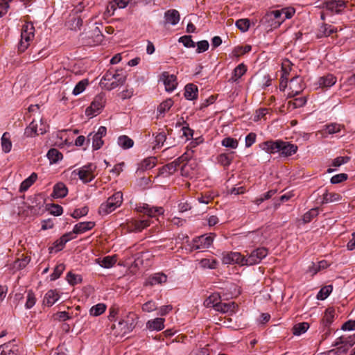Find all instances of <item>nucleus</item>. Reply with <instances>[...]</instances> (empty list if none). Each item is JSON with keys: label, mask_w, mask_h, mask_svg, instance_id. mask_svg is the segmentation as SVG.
Instances as JSON below:
<instances>
[{"label": "nucleus", "mask_w": 355, "mask_h": 355, "mask_svg": "<svg viewBox=\"0 0 355 355\" xmlns=\"http://www.w3.org/2000/svg\"><path fill=\"white\" fill-rule=\"evenodd\" d=\"M35 37V27L32 22L26 21L21 30V40L18 44V51L24 52Z\"/></svg>", "instance_id": "1"}, {"label": "nucleus", "mask_w": 355, "mask_h": 355, "mask_svg": "<svg viewBox=\"0 0 355 355\" xmlns=\"http://www.w3.org/2000/svg\"><path fill=\"white\" fill-rule=\"evenodd\" d=\"M122 202L123 193L121 191H117L100 205L98 208V213L102 216L107 215L114 211L116 208L119 207Z\"/></svg>", "instance_id": "2"}, {"label": "nucleus", "mask_w": 355, "mask_h": 355, "mask_svg": "<svg viewBox=\"0 0 355 355\" xmlns=\"http://www.w3.org/2000/svg\"><path fill=\"white\" fill-rule=\"evenodd\" d=\"M245 266H253L259 263L268 255V249L261 247L257 248L250 252L245 251Z\"/></svg>", "instance_id": "3"}, {"label": "nucleus", "mask_w": 355, "mask_h": 355, "mask_svg": "<svg viewBox=\"0 0 355 355\" xmlns=\"http://www.w3.org/2000/svg\"><path fill=\"white\" fill-rule=\"evenodd\" d=\"M106 102L105 96L104 94L96 95L92 102L89 107L85 110V114L88 116H94L100 113L104 107Z\"/></svg>", "instance_id": "4"}, {"label": "nucleus", "mask_w": 355, "mask_h": 355, "mask_svg": "<svg viewBox=\"0 0 355 355\" xmlns=\"http://www.w3.org/2000/svg\"><path fill=\"white\" fill-rule=\"evenodd\" d=\"M96 168V166L94 164H87L78 170L77 174L80 180L84 183H88L92 181L94 178V171Z\"/></svg>", "instance_id": "5"}, {"label": "nucleus", "mask_w": 355, "mask_h": 355, "mask_svg": "<svg viewBox=\"0 0 355 355\" xmlns=\"http://www.w3.org/2000/svg\"><path fill=\"white\" fill-rule=\"evenodd\" d=\"M214 234L202 235L195 238L190 244L191 250H200L209 248L214 241Z\"/></svg>", "instance_id": "6"}, {"label": "nucleus", "mask_w": 355, "mask_h": 355, "mask_svg": "<svg viewBox=\"0 0 355 355\" xmlns=\"http://www.w3.org/2000/svg\"><path fill=\"white\" fill-rule=\"evenodd\" d=\"M139 213H143L150 218H155L163 215L164 209L162 207H150L148 204L139 205L135 208Z\"/></svg>", "instance_id": "7"}, {"label": "nucleus", "mask_w": 355, "mask_h": 355, "mask_svg": "<svg viewBox=\"0 0 355 355\" xmlns=\"http://www.w3.org/2000/svg\"><path fill=\"white\" fill-rule=\"evenodd\" d=\"M345 0H324V8L332 14H340L346 8Z\"/></svg>", "instance_id": "8"}, {"label": "nucleus", "mask_w": 355, "mask_h": 355, "mask_svg": "<svg viewBox=\"0 0 355 355\" xmlns=\"http://www.w3.org/2000/svg\"><path fill=\"white\" fill-rule=\"evenodd\" d=\"M150 225L149 219L134 220L131 219L126 222L125 226L129 232H141L144 229Z\"/></svg>", "instance_id": "9"}, {"label": "nucleus", "mask_w": 355, "mask_h": 355, "mask_svg": "<svg viewBox=\"0 0 355 355\" xmlns=\"http://www.w3.org/2000/svg\"><path fill=\"white\" fill-rule=\"evenodd\" d=\"M280 144H282L280 139L269 140L261 143L260 147L266 153L272 154L279 151Z\"/></svg>", "instance_id": "10"}, {"label": "nucleus", "mask_w": 355, "mask_h": 355, "mask_svg": "<svg viewBox=\"0 0 355 355\" xmlns=\"http://www.w3.org/2000/svg\"><path fill=\"white\" fill-rule=\"evenodd\" d=\"M338 31V29L336 27L328 24L326 23H322L320 27L318 28V32H317V37L318 38L321 37H327L329 36H331L333 34L336 33Z\"/></svg>", "instance_id": "11"}, {"label": "nucleus", "mask_w": 355, "mask_h": 355, "mask_svg": "<svg viewBox=\"0 0 355 355\" xmlns=\"http://www.w3.org/2000/svg\"><path fill=\"white\" fill-rule=\"evenodd\" d=\"M297 146L282 140L279 153L282 156L289 157L295 154L297 151Z\"/></svg>", "instance_id": "12"}, {"label": "nucleus", "mask_w": 355, "mask_h": 355, "mask_svg": "<svg viewBox=\"0 0 355 355\" xmlns=\"http://www.w3.org/2000/svg\"><path fill=\"white\" fill-rule=\"evenodd\" d=\"M164 24L175 26L178 24L180 16L179 12L175 9H170L164 12Z\"/></svg>", "instance_id": "13"}, {"label": "nucleus", "mask_w": 355, "mask_h": 355, "mask_svg": "<svg viewBox=\"0 0 355 355\" xmlns=\"http://www.w3.org/2000/svg\"><path fill=\"white\" fill-rule=\"evenodd\" d=\"M162 78L166 91L172 92L176 88L177 82L175 76L171 75L168 72H164L162 74Z\"/></svg>", "instance_id": "14"}, {"label": "nucleus", "mask_w": 355, "mask_h": 355, "mask_svg": "<svg viewBox=\"0 0 355 355\" xmlns=\"http://www.w3.org/2000/svg\"><path fill=\"white\" fill-rule=\"evenodd\" d=\"M167 277L164 273H155L146 279L144 285L146 286H154L166 282Z\"/></svg>", "instance_id": "15"}, {"label": "nucleus", "mask_w": 355, "mask_h": 355, "mask_svg": "<svg viewBox=\"0 0 355 355\" xmlns=\"http://www.w3.org/2000/svg\"><path fill=\"white\" fill-rule=\"evenodd\" d=\"M165 319L162 318H156L149 320L146 323V327L150 331H161L164 328Z\"/></svg>", "instance_id": "16"}, {"label": "nucleus", "mask_w": 355, "mask_h": 355, "mask_svg": "<svg viewBox=\"0 0 355 355\" xmlns=\"http://www.w3.org/2000/svg\"><path fill=\"white\" fill-rule=\"evenodd\" d=\"M283 12L282 10H272L268 12L263 18V21H268L270 20H276L275 21V24L276 26H279L284 21V18L282 17Z\"/></svg>", "instance_id": "17"}, {"label": "nucleus", "mask_w": 355, "mask_h": 355, "mask_svg": "<svg viewBox=\"0 0 355 355\" xmlns=\"http://www.w3.org/2000/svg\"><path fill=\"white\" fill-rule=\"evenodd\" d=\"M95 225V223L92 221L81 222L76 224L71 232L72 235L74 234H83L88 230H92Z\"/></svg>", "instance_id": "18"}, {"label": "nucleus", "mask_w": 355, "mask_h": 355, "mask_svg": "<svg viewBox=\"0 0 355 355\" xmlns=\"http://www.w3.org/2000/svg\"><path fill=\"white\" fill-rule=\"evenodd\" d=\"M337 78L333 74L329 73L318 79V83L320 87L329 88L334 85Z\"/></svg>", "instance_id": "19"}, {"label": "nucleus", "mask_w": 355, "mask_h": 355, "mask_svg": "<svg viewBox=\"0 0 355 355\" xmlns=\"http://www.w3.org/2000/svg\"><path fill=\"white\" fill-rule=\"evenodd\" d=\"M59 298L60 295L56 290H49L44 295L43 303L46 306H51Z\"/></svg>", "instance_id": "20"}, {"label": "nucleus", "mask_w": 355, "mask_h": 355, "mask_svg": "<svg viewBox=\"0 0 355 355\" xmlns=\"http://www.w3.org/2000/svg\"><path fill=\"white\" fill-rule=\"evenodd\" d=\"M125 80L126 76L119 73L110 83H105L104 87L107 90H112L120 85H123Z\"/></svg>", "instance_id": "21"}, {"label": "nucleus", "mask_w": 355, "mask_h": 355, "mask_svg": "<svg viewBox=\"0 0 355 355\" xmlns=\"http://www.w3.org/2000/svg\"><path fill=\"white\" fill-rule=\"evenodd\" d=\"M340 344L346 345L349 349L352 347L355 344V333L348 336H340L336 340L333 346H338Z\"/></svg>", "instance_id": "22"}, {"label": "nucleus", "mask_w": 355, "mask_h": 355, "mask_svg": "<svg viewBox=\"0 0 355 355\" xmlns=\"http://www.w3.org/2000/svg\"><path fill=\"white\" fill-rule=\"evenodd\" d=\"M73 239H75V236L72 235V233L67 232L54 242V247L57 248V250H61L68 241Z\"/></svg>", "instance_id": "23"}, {"label": "nucleus", "mask_w": 355, "mask_h": 355, "mask_svg": "<svg viewBox=\"0 0 355 355\" xmlns=\"http://www.w3.org/2000/svg\"><path fill=\"white\" fill-rule=\"evenodd\" d=\"M68 189L62 182H58L53 187L52 196L54 198H64L67 195Z\"/></svg>", "instance_id": "24"}, {"label": "nucleus", "mask_w": 355, "mask_h": 355, "mask_svg": "<svg viewBox=\"0 0 355 355\" xmlns=\"http://www.w3.org/2000/svg\"><path fill=\"white\" fill-rule=\"evenodd\" d=\"M237 305L234 302L223 303L220 301L215 305V310L222 313L234 312Z\"/></svg>", "instance_id": "25"}, {"label": "nucleus", "mask_w": 355, "mask_h": 355, "mask_svg": "<svg viewBox=\"0 0 355 355\" xmlns=\"http://www.w3.org/2000/svg\"><path fill=\"white\" fill-rule=\"evenodd\" d=\"M246 239L252 245L262 243L265 240V237L263 236L262 233L259 231L249 232L246 236Z\"/></svg>", "instance_id": "26"}, {"label": "nucleus", "mask_w": 355, "mask_h": 355, "mask_svg": "<svg viewBox=\"0 0 355 355\" xmlns=\"http://www.w3.org/2000/svg\"><path fill=\"white\" fill-rule=\"evenodd\" d=\"M177 163L171 162L159 168V174L160 175H171L173 174L178 169Z\"/></svg>", "instance_id": "27"}, {"label": "nucleus", "mask_w": 355, "mask_h": 355, "mask_svg": "<svg viewBox=\"0 0 355 355\" xmlns=\"http://www.w3.org/2000/svg\"><path fill=\"white\" fill-rule=\"evenodd\" d=\"M67 23L70 29L77 31L83 26V19L79 15H73Z\"/></svg>", "instance_id": "28"}, {"label": "nucleus", "mask_w": 355, "mask_h": 355, "mask_svg": "<svg viewBox=\"0 0 355 355\" xmlns=\"http://www.w3.org/2000/svg\"><path fill=\"white\" fill-rule=\"evenodd\" d=\"M198 87L193 84H187L185 86L184 97L187 100H193L198 96Z\"/></svg>", "instance_id": "29"}, {"label": "nucleus", "mask_w": 355, "mask_h": 355, "mask_svg": "<svg viewBox=\"0 0 355 355\" xmlns=\"http://www.w3.org/2000/svg\"><path fill=\"white\" fill-rule=\"evenodd\" d=\"M102 138L103 137H101L100 136H98L95 133L94 134L90 133L87 136V143L89 144V141L92 140V148H93V149L94 150H98V149H100L102 147V146L103 144V141L102 140Z\"/></svg>", "instance_id": "30"}, {"label": "nucleus", "mask_w": 355, "mask_h": 355, "mask_svg": "<svg viewBox=\"0 0 355 355\" xmlns=\"http://www.w3.org/2000/svg\"><path fill=\"white\" fill-rule=\"evenodd\" d=\"M37 175L35 173H33L28 178L25 179L20 185L19 191L21 192L27 191L31 186L36 181Z\"/></svg>", "instance_id": "31"}, {"label": "nucleus", "mask_w": 355, "mask_h": 355, "mask_svg": "<svg viewBox=\"0 0 355 355\" xmlns=\"http://www.w3.org/2000/svg\"><path fill=\"white\" fill-rule=\"evenodd\" d=\"M234 153V152H231L219 155L217 158L218 163L225 167L229 166L232 162Z\"/></svg>", "instance_id": "32"}, {"label": "nucleus", "mask_w": 355, "mask_h": 355, "mask_svg": "<svg viewBox=\"0 0 355 355\" xmlns=\"http://www.w3.org/2000/svg\"><path fill=\"white\" fill-rule=\"evenodd\" d=\"M1 140L2 150L6 153H9L12 148V142L10 139L9 133L7 132H4L1 137Z\"/></svg>", "instance_id": "33"}, {"label": "nucleus", "mask_w": 355, "mask_h": 355, "mask_svg": "<svg viewBox=\"0 0 355 355\" xmlns=\"http://www.w3.org/2000/svg\"><path fill=\"white\" fill-rule=\"evenodd\" d=\"M116 261L114 257L107 256L103 257L102 259H96V262L101 266L105 268H110L112 267Z\"/></svg>", "instance_id": "34"}, {"label": "nucleus", "mask_w": 355, "mask_h": 355, "mask_svg": "<svg viewBox=\"0 0 355 355\" xmlns=\"http://www.w3.org/2000/svg\"><path fill=\"white\" fill-rule=\"evenodd\" d=\"M156 158L149 157L144 159L140 164L139 168L142 171H146L153 168L156 165Z\"/></svg>", "instance_id": "35"}, {"label": "nucleus", "mask_w": 355, "mask_h": 355, "mask_svg": "<svg viewBox=\"0 0 355 355\" xmlns=\"http://www.w3.org/2000/svg\"><path fill=\"white\" fill-rule=\"evenodd\" d=\"M341 198H342L341 196L338 193H328L327 191H326L322 195V203L325 204V203L339 201L341 199Z\"/></svg>", "instance_id": "36"}, {"label": "nucleus", "mask_w": 355, "mask_h": 355, "mask_svg": "<svg viewBox=\"0 0 355 355\" xmlns=\"http://www.w3.org/2000/svg\"><path fill=\"white\" fill-rule=\"evenodd\" d=\"M51 163H56L62 159V154L56 148H51L47 153Z\"/></svg>", "instance_id": "37"}, {"label": "nucleus", "mask_w": 355, "mask_h": 355, "mask_svg": "<svg viewBox=\"0 0 355 355\" xmlns=\"http://www.w3.org/2000/svg\"><path fill=\"white\" fill-rule=\"evenodd\" d=\"M117 143L119 146H120L124 149H128L132 147L134 145L133 140L126 135L120 136L118 138Z\"/></svg>", "instance_id": "38"}, {"label": "nucleus", "mask_w": 355, "mask_h": 355, "mask_svg": "<svg viewBox=\"0 0 355 355\" xmlns=\"http://www.w3.org/2000/svg\"><path fill=\"white\" fill-rule=\"evenodd\" d=\"M220 300V295L218 293H213L209 295L205 301L204 304L207 307L212 306L215 309V305Z\"/></svg>", "instance_id": "39"}, {"label": "nucleus", "mask_w": 355, "mask_h": 355, "mask_svg": "<svg viewBox=\"0 0 355 355\" xmlns=\"http://www.w3.org/2000/svg\"><path fill=\"white\" fill-rule=\"evenodd\" d=\"M334 319V310L332 309H327L325 312L324 315L322 318V323L324 326L329 327Z\"/></svg>", "instance_id": "40"}, {"label": "nucleus", "mask_w": 355, "mask_h": 355, "mask_svg": "<svg viewBox=\"0 0 355 355\" xmlns=\"http://www.w3.org/2000/svg\"><path fill=\"white\" fill-rule=\"evenodd\" d=\"M106 310L105 304L103 303L97 304L91 307L89 309V313L92 316H98L103 313Z\"/></svg>", "instance_id": "41"}, {"label": "nucleus", "mask_w": 355, "mask_h": 355, "mask_svg": "<svg viewBox=\"0 0 355 355\" xmlns=\"http://www.w3.org/2000/svg\"><path fill=\"white\" fill-rule=\"evenodd\" d=\"M309 327V324L307 322H301L296 324L293 328V332L294 335L300 336L305 333Z\"/></svg>", "instance_id": "42"}, {"label": "nucleus", "mask_w": 355, "mask_h": 355, "mask_svg": "<svg viewBox=\"0 0 355 355\" xmlns=\"http://www.w3.org/2000/svg\"><path fill=\"white\" fill-rule=\"evenodd\" d=\"M246 71V66L243 63L239 64L234 70L232 79L234 81L237 80L245 73Z\"/></svg>", "instance_id": "43"}, {"label": "nucleus", "mask_w": 355, "mask_h": 355, "mask_svg": "<svg viewBox=\"0 0 355 355\" xmlns=\"http://www.w3.org/2000/svg\"><path fill=\"white\" fill-rule=\"evenodd\" d=\"M30 261V259L28 257H24L21 255V258L17 259L13 263V268L16 270H21L25 268Z\"/></svg>", "instance_id": "44"}, {"label": "nucleus", "mask_w": 355, "mask_h": 355, "mask_svg": "<svg viewBox=\"0 0 355 355\" xmlns=\"http://www.w3.org/2000/svg\"><path fill=\"white\" fill-rule=\"evenodd\" d=\"M318 209L313 208L306 212L302 216V220L304 223H308L311 222L315 217L318 215Z\"/></svg>", "instance_id": "45"}, {"label": "nucleus", "mask_w": 355, "mask_h": 355, "mask_svg": "<svg viewBox=\"0 0 355 355\" xmlns=\"http://www.w3.org/2000/svg\"><path fill=\"white\" fill-rule=\"evenodd\" d=\"M332 291L333 286L331 285L322 287L317 295V299L321 300H325L330 295Z\"/></svg>", "instance_id": "46"}, {"label": "nucleus", "mask_w": 355, "mask_h": 355, "mask_svg": "<svg viewBox=\"0 0 355 355\" xmlns=\"http://www.w3.org/2000/svg\"><path fill=\"white\" fill-rule=\"evenodd\" d=\"M200 263L202 268L214 269L217 267L218 262L215 259H202Z\"/></svg>", "instance_id": "47"}, {"label": "nucleus", "mask_w": 355, "mask_h": 355, "mask_svg": "<svg viewBox=\"0 0 355 355\" xmlns=\"http://www.w3.org/2000/svg\"><path fill=\"white\" fill-rule=\"evenodd\" d=\"M348 350L349 348L346 345L340 344L336 349L329 350L327 355H345Z\"/></svg>", "instance_id": "48"}, {"label": "nucleus", "mask_w": 355, "mask_h": 355, "mask_svg": "<svg viewBox=\"0 0 355 355\" xmlns=\"http://www.w3.org/2000/svg\"><path fill=\"white\" fill-rule=\"evenodd\" d=\"M37 125L35 123V121H32L30 125L26 128L24 131V135L27 137H32L35 135H37Z\"/></svg>", "instance_id": "49"}, {"label": "nucleus", "mask_w": 355, "mask_h": 355, "mask_svg": "<svg viewBox=\"0 0 355 355\" xmlns=\"http://www.w3.org/2000/svg\"><path fill=\"white\" fill-rule=\"evenodd\" d=\"M173 102L171 99H167L163 101L157 107L159 114H165L173 106Z\"/></svg>", "instance_id": "50"}, {"label": "nucleus", "mask_w": 355, "mask_h": 355, "mask_svg": "<svg viewBox=\"0 0 355 355\" xmlns=\"http://www.w3.org/2000/svg\"><path fill=\"white\" fill-rule=\"evenodd\" d=\"M221 144L223 146L230 148L232 149H236L238 147L239 142L236 139L232 137H225L222 140Z\"/></svg>", "instance_id": "51"}, {"label": "nucleus", "mask_w": 355, "mask_h": 355, "mask_svg": "<svg viewBox=\"0 0 355 355\" xmlns=\"http://www.w3.org/2000/svg\"><path fill=\"white\" fill-rule=\"evenodd\" d=\"M88 85V80L87 79H83L79 81L76 85L75 86L72 94L75 96H77L81 94L86 88V86Z\"/></svg>", "instance_id": "52"}, {"label": "nucleus", "mask_w": 355, "mask_h": 355, "mask_svg": "<svg viewBox=\"0 0 355 355\" xmlns=\"http://www.w3.org/2000/svg\"><path fill=\"white\" fill-rule=\"evenodd\" d=\"M341 125L337 123H330L325 125L324 129L322 130L324 134H334L340 130Z\"/></svg>", "instance_id": "53"}, {"label": "nucleus", "mask_w": 355, "mask_h": 355, "mask_svg": "<svg viewBox=\"0 0 355 355\" xmlns=\"http://www.w3.org/2000/svg\"><path fill=\"white\" fill-rule=\"evenodd\" d=\"M231 256L232 257L234 263L245 266V255H243L237 252H231Z\"/></svg>", "instance_id": "54"}, {"label": "nucleus", "mask_w": 355, "mask_h": 355, "mask_svg": "<svg viewBox=\"0 0 355 355\" xmlns=\"http://www.w3.org/2000/svg\"><path fill=\"white\" fill-rule=\"evenodd\" d=\"M179 42L183 44L185 47L187 48H193L196 46V42L192 40V37L191 35H184L179 38Z\"/></svg>", "instance_id": "55"}, {"label": "nucleus", "mask_w": 355, "mask_h": 355, "mask_svg": "<svg viewBox=\"0 0 355 355\" xmlns=\"http://www.w3.org/2000/svg\"><path fill=\"white\" fill-rule=\"evenodd\" d=\"M235 24L242 32H245L250 28V20L248 19H240L236 21Z\"/></svg>", "instance_id": "56"}, {"label": "nucleus", "mask_w": 355, "mask_h": 355, "mask_svg": "<svg viewBox=\"0 0 355 355\" xmlns=\"http://www.w3.org/2000/svg\"><path fill=\"white\" fill-rule=\"evenodd\" d=\"M36 302V298L32 291H28L26 296L25 306L27 309H31Z\"/></svg>", "instance_id": "57"}, {"label": "nucleus", "mask_w": 355, "mask_h": 355, "mask_svg": "<svg viewBox=\"0 0 355 355\" xmlns=\"http://www.w3.org/2000/svg\"><path fill=\"white\" fill-rule=\"evenodd\" d=\"M65 269V265L64 263H60L56 266L53 272L51 275V279L55 280L60 277L62 273Z\"/></svg>", "instance_id": "58"}, {"label": "nucleus", "mask_w": 355, "mask_h": 355, "mask_svg": "<svg viewBox=\"0 0 355 355\" xmlns=\"http://www.w3.org/2000/svg\"><path fill=\"white\" fill-rule=\"evenodd\" d=\"M46 206L49 207L47 209L49 210L50 213L54 216H60L63 212L62 207L59 205L51 204L47 205Z\"/></svg>", "instance_id": "59"}, {"label": "nucleus", "mask_w": 355, "mask_h": 355, "mask_svg": "<svg viewBox=\"0 0 355 355\" xmlns=\"http://www.w3.org/2000/svg\"><path fill=\"white\" fill-rule=\"evenodd\" d=\"M166 135L164 132H159L158 135H157L155 137L156 144L155 148H159L163 146L164 143L166 144Z\"/></svg>", "instance_id": "60"}, {"label": "nucleus", "mask_w": 355, "mask_h": 355, "mask_svg": "<svg viewBox=\"0 0 355 355\" xmlns=\"http://www.w3.org/2000/svg\"><path fill=\"white\" fill-rule=\"evenodd\" d=\"M67 280L71 285H76L81 282V277L69 272L67 273Z\"/></svg>", "instance_id": "61"}, {"label": "nucleus", "mask_w": 355, "mask_h": 355, "mask_svg": "<svg viewBox=\"0 0 355 355\" xmlns=\"http://www.w3.org/2000/svg\"><path fill=\"white\" fill-rule=\"evenodd\" d=\"M348 178V175L346 173H339V174H337V175H334L331 178V184H338V183H341L344 181H345Z\"/></svg>", "instance_id": "62"}, {"label": "nucleus", "mask_w": 355, "mask_h": 355, "mask_svg": "<svg viewBox=\"0 0 355 355\" xmlns=\"http://www.w3.org/2000/svg\"><path fill=\"white\" fill-rule=\"evenodd\" d=\"M350 160V157L347 156L338 157L332 162V166L334 167H339L341 165L347 163Z\"/></svg>", "instance_id": "63"}, {"label": "nucleus", "mask_w": 355, "mask_h": 355, "mask_svg": "<svg viewBox=\"0 0 355 355\" xmlns=\"http://www.w3.org/2000/svg\"><path fill=\"white\" fill-rule=\"evenodd\" d=\"M88 210L89 209L87 207L76 209L73 211L71 216L74 218H79L82 216H86L88 213Z\"/></svg>", "instance_id": "64"}]
</instances>
